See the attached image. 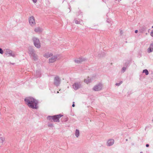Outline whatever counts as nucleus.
<instances>
[{
  "label": "nucleus",
  "instance_id": "29",
  "mask_svg": "<svg viewBox=\"0 0 153 153\" xmlns=\"http://www.w3.org/2000/svg\"><path fill=\"white\" fill-rule=\"evenodd\" d=\"M149 145L148 144H146V147H149Z\"/></svg>",
  "mask_w": 153,
  "mask_h": 153
},
{
  "label": "nucleus",
  "instance_id": "3",
  "mask_svg": "<svg viewBox=\"0 0 153 153\" xmlns=\"http://www.w3.org/2000/svg\"><path fill=\"white\" fill-rule=\"evenodd\" d=\"M32 39L34 46L38 48H40L41 47V44L39 39L36 37H33Z\"/></svg>",
  "mask_w": 153,
  "mask_h": 153
},
{
  "label": "nucleus",
  "instance_id": "19",
  "mask_svg": "<svg viewBox=\"0 0 153 153\" xmlns=\"http://www.w3.org/2000/svg\"><path fill=\"white\" fill-rule=\"evenodd\" d=\"M143 73H145L146 75L149 74V72L147 69L144 70L143 71Z\"/></svg>",
  "mask_w": 153,
  "mask_h": 153
},
{
  "label": "nucleus",
  "instance_id": "36",
  "mask_svg": "<svg viewBox=\"0 0 153 153\" xmlns=\"http://www.w3.org/2000/svg\"><path fill=\"white\" fill-rule=\"evenodd\" d=\"M140 153H143V152H140Z\"/></svg>",
  "mask_w": 153,
  "mask_h": 153
},
{
  "label": "nucleus",
  "instance_id": "30",
  "mask_svg": "<svg viewBox=\"0 0 153 153\" xmlns=\"http://www.w3.org/2000/svg\"><path fill=\"white\" fill-rule=\"evenodd\" d=\"M137 32H138V30H136L135 31V33H137Z\"/></svg>",
  "mask_w": 153,
  "mask_h": 153
},
{
  "label": "nucleus",
  "instance_id": "15",
  "mask_svg": "<svg viewBox=\"0 0 153 153\" xmlns=\"http://www.w3.org/2000/svg\"><path fill=\"white\" fill-rule=\"evenodd\" d=\"M52 55L53 54L51 53H47L44 54V56L46 58H50Z\"/></svg>",
  "mask_w": 153,
  "mask_h": 153
},
{
  "label": "nucleus",
  "instance_id": "14",
  "mask_svg": "<svg viewBox=\"0 0 153 153\" xmlns=\"http://www.w3.org/2000/svg\"><path fill=\"white\" fill-rule=\"evenodd\" d=\"M29 53L31 56L35 53V52L32 48H29Z\"/></svg>",
  "mask_w": 153,
  "mask_h": 153
},
{
  "label": "nucleus",
  "instance_id": "10",
  "mask_svg": "<svg viewBox=\"0 0 153 153\" xmlns=\"http://www.w3.org/2000/svg\"><path fill=\"white\" fill-rule=\"evenodd\" d=\"M34 31L37 33H40L42 32L43 29L40 27H37L35 28Z\"/></svg>",
  "mask_w": 153,
  "mask_h": 153
},
{
  "label": "nucleus",
  "instance_id": "34",
  "mask_svg": "<svg viewBox=\"0 0 153 153\" xmlns=\"http://www.w3.org/2000/svg\"><path fill=\"white\" fill-rule=\"evenodd\" d=\"M59 93V91H58L57 92V93Z\"/></svg>",
  "mask_w": 153,
  "mask_h": 153
},
{
  "label": "nucleus",
  "instance_id": "37",
  "mask_svg": "<svg viewBox=\"0 0 153 153\" xmlns=\"http://www.w3.org/2000/svg\"><path fill=\"white\" fill-rule=\"evenodd\" d=\"M152 121L153 122V119L152 120Z\"/></svg>",
  "mask_w": 153,
  "mask_h": 153
},
{
  "label": "nucleus",
  "instance_id": "5",
  "mask_svg": "<svg viewBox=\"0 0 153 153\" xmlns=\"http://www.w3.org/2000/svg\"><path fill=\"white\" fill-rule=\"evenodd\" d=\"M61 79L59 77L56 76H55L54 79V84L57 87L59 86L60 84Z\"/></svg>",
  "mask_w": 153,
  "mask_h": 153
},
{
  "label": "nucleus",
  "instance_id": "6",
  "mask_svg": "<svg viewBox=\"0 0 153 153\" xmlns=\"http://www.w3.org/2000/svg\"><path fill=\"white\" fill-rule=\"evenodd\" d=\"M29 24L32 27H33L36 25L35 18L33 16L30 17L28 19Z\"/></svg>",
  "mask_w": 153,
  "mask_h": 153
},
{
  "label": "nucleus",
  "instance_id": "17",
  "mask_svg": "<svg viewBox=\"0 0 153 153\" xmlns=\"http://www.w3.org/2000/svg\"><path fill=\"white\" fill-rule=\"evenodd\" d=\"M91 82V79L89 77H88L87 79H85L84 81V82L88 84Z\"/></svg>",
  "mask_w": 153,
  "mask_h": 153
},
{
  "label": "nucleus",
  "instance_id": "32",
  "mask_svg": "<svg viewBox=\"0 0 153 153\" xmlns=\"http://www.w3.org/2000/svg\"><path fill=\"white\" fill-rule=\"evenodd\" d=\"M145 29L143 27V30H145Z\"/></svg>",
  "mask_w": 153,
  "mask_h": 153
},
{
  "label": "nucleus",
  "instance_id": "22",
  "mask_svg": "<svg viewBox=\"0 0 153 153\" xmlns=\"http://www.w3.org/2000/svg\"><path fill=\"white\" fill-rule=\"evenodd\" d=\"M123 82L122 81H120V82L119 83H116L115 84V85L117 86H120Z\"/></svg>",
  "mask_w": 153,
  "mask_h": 153
},
{
  "label": "nucleus",
  "instance_id": "27",
  "mask_svg": "<svg viewBox=\"0 0 153 153\" xmlns=\"http://www.w3.org/2000/svg\"><path fill=\"white\" fill-rule=\"evenodd\" d=\"M151 36L153 37V30H152L150 33Z\"/></svg>",
  "mask_w": 153,
  "mask_h": 153
},
{
  "label": "nucleus",
  "instance_id": "20",
  "mask_svg": "<svg viewBox=\"0 0 153 153\" xmlns=\"http://www.w3.org/2000/svg\"><path fill=\"white\" fill-rule=\"evenodd\" d=\"M5 140V138L4 137H0V143H3Z\"/></svg>",
  "mask_w": 153,
  "mask_h": 153
},
{
  "label": "nucleus",
  "instance_id": "23",
  "mask_svg": "<svg viewBox=\"0 0 153 153\" xmlns=\"http://www.w3.org/2000/svg\"><path fill=\"white\" fill-rule=\"evenodd\" d=\"M80 21H78V20H75V23L76 24H80Z\"/></svg>",
  "mask_w": 153,
  "mask_h": 153
},
{
  "label": "nucleus",
  "instance_id": "7",
  "mask_svg": "<svg viewBox=\"0 0 153 153\" xmlns=\"http://www.w3.org/2000/svg\"><path fill=\"white\" fill-rule=\"evenodd\" d=\"M103 85L99 83L94 87L93 89L95 91H100L102 89Z\"/></svg>",
  "mask_w": 153,
  "mask_h": 153
},
{
  "label": "nucleus",
  "instance_id": "8",
  "mask_svg": "<svg viewBox=\"0 0 153 153\" xmlns=\"http://www.w3.org/2000/svg\"><path fill=\"white\" fill-rule=\"evenodd\" d=\"M81 86V83L80 82H75L73 85V87L75 90H77Z\"/></svg>",
  "mask_w": 153,
  "mask_h": 153
},
{
  "label": "nucleus",
  "instance_id": "35",
  "mask_svg": "<svg viewBox=\"0 0 153 153\" xmlns=\"http://www.w3.org/2000/svg\"><path fill=\"white\" fill-rule=\"evenodd\" d=\"M73 104H74V102H73Z\"/></svg>",
  "mask_w": 153,
  "mask_h": 153
},
{
  "label": "nucleus",
  "instance_id": "12",
  "mask_svg": "<svg viewBox=\"0 0 153 153\" xmlns=\"http://www.w3.org/2000/svg\"><path fill=\"white\" fill-rule=\"evenodd\" d=\"M147 51L148 53H150L153 51V42L150 44L149 47L147 49Z\"/></svg>",
  "mask_w": 153,
  "mask_h": 153
},
{
  "label": "nucleus",
  "instance_id": "9",
  "mask_svg": "<svg viewBox=\"0 0 153 153\" xmlns=\"http://www.w3.org/2000/svg\"><path fill=\"white\" fill-rule=\"evenodd\" d=\"M57 59L56 56L53 55L49 59V62L50 63H53Z\"/></svg>",
  "mask_w": 153,
  "mask_h": 153
},
{
  "label": "nucleus",
  "instance_id": "11",
  "mask_svg": "<svg viewBox=\"0 0 153 153\" xmlns=\"http://www.w3.org/2000/svg\"><path fill=\"white\" fill-rule=\"evenodd\" d=\"M85 59H82V58H79L75 59L74 61L75 62L79 64L85 61Z\"/></svg>",
  "mask_w": 153,
  "mask_h": 153
},
{
  "label": "nucleus",
  "instance_id": "4",
  "mask_svg": "<svg viewBox=\"0 0 153 153\" xmlns=\"http://www.w3.org/2000/svg\"><path fill=\"white\" fill-rule=\"evenodd\" d=\"M5 54L8 56H12L14 57L15 56V52L12 51L9 49H6L5 50Z\"/></svg>",
  "mask_w": 153,
  "mask_h": 153
},
{
  "label": "nucleus",
  "instance_id": "2",
  "mask_svg": "<svg viewBox=\"0 0 153 153\" xmlns=\"http://www.w3.org/2000/svg\"><path fill=\"white\" fill-rule=\"evenodd\" d=\"M63 115L61 114L55 115L53 116H48L47 119L50 121L52 122L53 120L54 122H59V118L63 116Z\"/></svg>",
  "mask_w": 153,
  "mask_h": 153
},
{
  "label": "nucleus",
  "instance_id": "13",
  "mask_svg": "<svg viewBox=\"0 0 153 153\" xmlns=\"http://www.w3.org/2000/svg\"><path fill=\"white\" fill-rule=\"evenodd\" d=\"M114 143V140L113 139H110L108 140L107 145L110 146L112 145Z\"/></svg>",
  "mask_w": 153,
  "mask_h": 153
},
{
  "label": "nucleus",
  "instance_id": "31",
  "mask_svg": "<svg viewBox=\"0 0 153 153\" xmlns=\"http://www.w3.org/2000/svg\"><path fill=\"white\" fill-rule=\"evenodd\" d=\"M75 106V105L74 104H73L72 105V107H74Z\"/></svg>",
  "mask_w": 153,
  "mask_h": 153
},
{
  "label": "nucleus",
  "instance_id": "18",
  "mask_svg": "<svg viewBox=\"0 0 153 153\" xmlns=\"http://www.w3.org/2000/svg\"><path fill=\"white\" fill-rule=\"evenodd\" d=\"M75 135L76 137H78L79 135V130L76 129V130Z\"/></svg>",
  "mask_w": 153,
  "mask_h": 153
},
{
  "label": "nucleus",
  "instance_id": "21",
  "mask_svg": "<svg viewBox=\"0 0 153 153\" xmlns=\"http://www.w3.org/2000/svg\"><path fill=\"white\" fill-rule=\"evenodd\" d=\"M31 56L33 57V59L34 60H35L37 59V56L35 54V53L32 55Z\"/></svg>",
  "mask_w": 153,
  "mask_h": 153
},
{
  "label": "nucleus",
  "instance_id": "26",
  "mask_svg": "<svg viewBox=\"0 0 153 153\" xmlns=\"http://www.w3.org/2000/svg\"><path fill=\"white\" fill-rule=\"evenodd\" d=\"M48 126L51 127H53V124L52 123H50L48 124Z\"/></svg>",
  "mask_w": 153,
  "mask_h": 153
},
{
  "label": "nucleus",
  "instance_id": "33",
  "mask_svg": "<svg viewBox=\"0 0 153 153\" xmlns=\"http://www.w3.org/2000/svg\"><path fill=\"white\" fill-rule=\"evenodd\" d=\"M152 28H153V26H152Z\"/></svg>",
  "mask_w": 153,
  "mask_h": 153
},
{
  "label": "nucleus",
  "instance_id": "28",
  "mask_svg": "<svg viewBox=\"0 0 153 153\" xmlns=\"http://www.w3.org/2000/svg\"><path fill=\"white\" fill-rule=\"evenodd\" d=\"M33 1L34 3H36L37 2V0H32Z\"/></svg>",
  "mask_w": 153,
  "mask_h": 153
},
{
  "label": "nucleus",
  "instance_id": "24",
  "mask_svg": "<svg viewBox=\"0 0 153 153\" xmlns=\"http://www.w3.org/2000/svg\"><path fill=\"white\" fill-rule=\"evenodd\" d=\"M126 68L125 67H123L122 69V71L123 73L126 70Z\"/></svg>",
  "mask_w": 153,
  "mask_h": 153
},
{
  "label": "nucleus",
  "instance_id": "16",
  "mask_svg": "<svg viewBox=\"0 0 153 153\" xmlns=\"http://www.w3.org/2000/svg\"><path fill=\"white\" fill-rule=\"evenodd\" d=\"M35 75L36 77H39L41 76V73L40 71H36L35 73Z\"/></svg>",
  "mask_w": 153,
  "mask_h": 153
},
{
  "label": "nucleus",
  "instance_id": "25",
  "mask_svg": "<svg viewBox=\"0 0 153 153\" xmlns=\"http://www.w3.org/2000/svg\"><path fill=\"white\" fill-rule=\"evenodd\" d=\"M0 53L1 54H2L3 53V51L2 49L1 48H0Z\"/></svg>",
  "mask_w": 153,
  "mask_h": 153
},
{
  "label": "nucleus",
  "instance_id": "1",
  "mask_svg": "<svg viewBox=\"0 0 153 153\" xmlns=\"http://www.w3.org/2000/svg\"><path fill=\"white\" fill-rule=\"evenodd\" d=\"M25 103L30 108L33 109H37L38 107V102L37 100L31 97L26 98L25 99Z\"/></svg>",
  "mask_w": 153,
  "mask_h": 153
}]
</instances>
